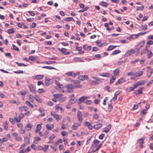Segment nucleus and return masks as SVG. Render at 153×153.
<instances>
[{"mask_svg":"<svg viewBox=\"0 0 153 153\" xmlns=\"http://www.w3.org/2000/svg\"><path fill=\"white\" fill-rule=\"evenodd\" d=\"M143 74V72L141 71H138L134 73V76L131 77V79H134L136 77L141 76Z\"/></svg>","mask_w":153,"mask_h":153,"instance_id":"obj_1","label":"nucleus"},{"mask_svg":"<svg viewBox=\"0 0 153 153\" xmlns=\"http://www.w3.org/2000/svg\"><path fill=\"white\" fill-rule=\"evenodd\" d=\"M144 6L143 5H142L141 7H139L136 9V10H142L143 9Z\"/></svg>","mask_w":153,"mask_h":153,"instance_id":"obj_46","label":"nucleus"},{"mask_svg":"<svg viewBox=\"0 0 153 153\" xmlns=\"http://www.w3.org/2000/svg\"><path fill=\"white\" fill-rule=\"evenodd\" d=\"M88 97L85 96H83L81 97L78 100L79 102V104H80L81 102H85L84 100L88 99Z\"/></svg>","mask_w":153,"mask_h":153,"instance_id":"obj_8","label":"nucleus"},{"mask_svg":"<svg viewBox=\"0 0 153 153\" xmlns=\"http://www.w3.org/2000/svg\"><path fill=\"white\" fill-rule=\"evenodd\" d=\"M113 107L111 104H109L108 105V110L110 112L112 109Z\"/></svg>","mask_w":153,"mask_h":153,"instance_id":"obj_50","label":"nucleus"},{"mask_svg":"<svg viewBox=\"0 0 153 153\" xmlns=\"http://www.w3.org/2000/svg\"><path fill=\"white\" fill-rule=\"evenodd\" d=\"M67 91L68 92H71L72 91V89L73 88V86L72 85V84H70L69 85H67Z\"/></svg>","mask_w":153,"mask_h":153,"instance_id":"obj_12","label":"nucleus"},{"mask_svg":"<svg viewBox=\"0 0 153 153\" xmlns=\"http://www.w3.org/2000/svg\"><path fill=\"white\" fill-rule=\"evenodd\" d=\"M33 125L30 123H28L27 124L26 126L25 127V128L26 131H29L31 130Z\"/></svg>","mask_w":153,"mask_h":153,"instance_id":"obj_10","label":"nucleus"},{"mask_svg":"<svg viewBox=\"0 0 153 153\" xmlns=\"http://www.w3.org/2000/svg\"><path fill=\"white\" fill-rule=\"evenodd\" d=\"M19 110L21 112H25L28 110V108L27 106H23L19 107Z\"/></svg>","mask_w":153,"mask_h":153,"instance_id":"obj_11","label":"nucleus"},{"mask_svg":"<svg viewBox=\"0 0 153 153\" xmlns=\"http://www.w3.org/2000/svg\"><path fill=\"white\" fill-rule=\"evenodd\" d=\"M29 87L30 91L33 93H34L35 91L33 85L31 84H29L28 85Z\"/></svg>","mask_w":153,"mask_h":153,"instance_id":"obj_22","label":"nucleus"},{"mask_svg":"<svg viewBox=\"0 0 153 153\" xmlns=\"http://www.w3.org/2000/svg\"><path fill=\"white\" fill-rule=\"evenodd\" d=\"M135 52V50L134 49H131L128 51L126 53L125 56L126 57H128L132 54L134 53Z\"/></svg>","mask_w":153,"mask_h":153,"instance_id":"obj_3","label":"nucleus"},{"mask_svg":"<svg viewBox=\"0 0 153 153\" xmlns=\"http://www.w3.org/2000/svg\"><path fill=\"white\" fill-rule=\"evenodd\" d=\"M48 148V146L47 145H45V147H42V150L44 152H46Z\"/></svg>","mask_w":153,"mask_h":153,"instance_id":"obj_51","label":"nucleus"},{"mask_svg":"<svg viewBox=\"0 0 153 153\" xmlns=\"http://www.w3.org/2000/svg\"><path fill=\"white\" fill-rule=\"evenodd\" d=\"M102 126V124L101 123H99L95 124L94 125V128L96 130H97L100 128H101Z\"/></svg>","mask_w":153,"mask_h":153,"instance_id":"obj_15","label":"nucleus"},{"mask_svg":"<svg viewBox=\"0 0 153 153\" xmlns=\"http://www.w3.org/2000/svg\"><path fill=\"white\" fill-rule=\"evenodd\" d=\"M87 77V76L86 75H85L84 76L80 75L78 77V78L80 80L84 81L86 79Z\"/></svg>","mask_w":153,"mask_h":153,"instance_id":"obj_18","label":"nucleus"},{"mask_svg":"<svg viewBox=\"0 0 153 153\" xmlns=\"http://www.w3.org/2000/svg\"><path fill=\"white\" fill-rule=\"evenodd\" d=\"M126 91L128 92L132 91L134 90V88L132 87H128L126 89Z\"/></svg>","mask_w":153,"mask_h":153,"instance_id":"obj_42","label":"nucleus"},{"mask_svg":"<svg viewBox=\"0 0 153 153\" xmlns=\"http://www.w3.org/2000/svg\"><path fill=\"white\" fill-rule=\"evenodd\" d=\"M113 49H114L113 48V45H111L109 46L107 49V51H110L113 50Z\"/></svg>","mask_w":153,"mask_h":153,"instance_id":"obj_57","label":"nucleus"},{"mask_svg":"<svg viewBox=\"0 0 153 153\" xmlns=\"http://www.w3.org/2000/svg\"><path fill=\"white\" fill-rule=\"evenodd\" d=\"M15 139L17 141H21L22 140V138L20 137H16Z\"/></svg>","mask_w":153,"mask_h":153,"instance_id":"obj_58","label":"nucleus"},{"mask_svg":"<svg viewBox=\"0 0 153 153\" xmlns=\"http://www.w3.org/2000/svg\"><path fill=\"white\" fill-rule=\"evenodd\" d=\"M44 77V75H38L33 77L34 79L36 80H40Z\"/></svg>","mask_w":153,"mask_h":153,"instance_id":"obj_14","label":"nucleus"},{"mask_svg":"<svg viewBox=\"0 0 153 153\" xmlns=\"http://www.w3.org/2000/svg\"><path fill=\"white\" fill-rule=\"evenodd\" d=\"M25 103V104L28 106H30L31 108H33V105L28 101H26Z\"/></svg>","mask_w":153,"mask_h":153,"instance_id":"obj_33","label":"nucleus"},{"mask_svg":"<svg viewBox=\"0 0 153 153\" xmlns=\"http://www.w3.org/2000/svg\"><path fill=\"white\" fill-rule=\"evenodd\" d=\"M119 72V69L118 68H117L114 71V74L115 76L117 75V74Z\"/></svg>","mask_w":153,"mask_h":153,"instance_id":"obj_38","label":"nucleus"},{"mask_svg":"<svg viewBox=\"0 0 153 153\" xmlns=\"http://www.w3.org/2000/svg\"><path fill=\"white\" fill-rule=\"evenodd\" d=\"M65 21L66 22H69L71 21H72L74 22L75 20L73 19L72 17H67L65 19Z\"/></svg>","mask_w":153,"mask_h":153,"instance_id":"obj_30","label":"nucleus"},{"mask_svg":"<svg viewBox=\"0 0 153 153\" xmlns=\"http://www.w3.org/2000/svg\"><path fill=\"white\" fill-rule=\"evenodd\" d=\"M125 81V79L123 78H120L119 79L118 81L116 83L115 85H117L118 84H120L123 83Z\"/></svg>","mask_w":153,"mask_h":153,"instance_id":"obj_17","label":"nucleus"},{"mask_svg":"<svg viewBox=\"0 0 153 153\" xmlns=\"http://www.w3.org/2000/svg\"><path fill=\"white\" fill-rule=\"evenodd\" d=\"M149 50H146L145 49H143L141 52V55H142L146 53H148Z\"/></svg>","mask_w":153,"mask_h":153,"instance_id":"obj_34","label":"nucleus"},{"mask_svg":"<svg viewBox=\"0 0 153 153\" xmlns=\"http://www.w3.org/2000/svg\"><path fill=\"white\" fill-rule=\"evenodd\" d=\"M87 105H90L92 103V102L90 100H87L84 102Z\"/></svg>","mask_w":153,"mask_h":153,"instance_id":"obj_59","label":"nucleus"},{"mask_svg":"<svg viewBox=\"0 0 153 153\" xmlns=\"http://www.w3.org/2000/svg\"><path fill=\"white\" fill-rule=\"evenodd\" d=\"M41 140V138L38 137H36L34 138V143L35 144H36L37 143L36 142V141H39Z\"/></svg>","mask_w":153,"mask_h":153,"instance_id":"obj_36","label":"nucleus"},{"mask_svg":"<svg viewBox=\"0 0 153 153\" xmlns=\"http://www.w3.org/2000/svg\"><path fill=\"white\" fill-rule=\"evenodd\" d=\"M112 78L110 79V84L112 83L116 79V77H114L113 76H112Z\"/></svg>","mask_w":153,"mask_h":153,"instance_id":"obj_52","label":"nucleus"},{"mask_svg":"<svg viewBox=\"0 0 153 153\" xmlns=\"http://www.w3.org/2000/svg\"><path fill=\"white\" fill-rule=\"evenodd\" d=\"M55 82L57 86H59V88H61V86H62V84H60V83L56 80H55Z\"/></svg>","mask_w":153,"mask_h":153,"instance_id":"obj_44","label":"nucleus"},{"mask_svg":"<svg viewBox=\"0 0 153 153\" xmlns=\"http://www.w3.org/2000/svg\"><path fill=\"white\" fill-rule=\"evenodd\" d=\"M50 80V79L49 78H46L45 82V85L47 86H48L50 84L49 81Z\"/></svg>","mask_w":153,"mask_h":153,"instance_id":"obj_25","label":"nucleus"},{"mask_svg":"<svg viewBox=\"0 0 153 153\" xmlns=\"http://www.w3.org/2000/svg\"><path fill=\"white\" fill-rule=\"evenodd\" d=\"M110 74L109 73H102L100 74V75L104 77H109Z\"/></svg>","mask_w":153,"mask_h":153,"instance_id":"obj_29","label":"nucleus"},{"mask_svg":"<svg viewBox=\"0 0 153 153\" xmlns=\"http://www.w3.org/2000/svg\"><path fill=\"white\" fill-rule=\"evenodd\" d=\"M111 127V126L110 125H108L106 128H104L102 130V132H105L106 133L109 131Z\"/></svg>","mask_w":153,"mask_h":153,"instance_id":"obj_7","label":"nucleus"},{"mask_svg":"<svg viewBox=\"0 0 153 153\" xmlns=\"http://www.w3.org/2000/svg\"><path fill=\"white\" fill-rule=\"evenodd\" d=\"M45 90L42 88H39L38 89L37 92L38 93L41 94L45 92Z\"/></svg>","mask_w":153,"mask_h":153,"instance_id":"obj_49","label":"nucleus"},{"mask_svg":"<svg viewBox=\"0 0 153 153\" xmlns=\"http://www.w3.org/2000/svg\"><path fill=\"white\" fill-rule=\"evenodd\" d=\"M12 47H13V48L14 50L16 51H19V48H18V47H17L15 45H12Z\"/></svg>","mask_w":153,"mask_h":153,"instance_id":"obj_56","label":"nucleus"},{"mask_svg":"<svg viewBox=\"0 0 153 153\" xmlns=\"http://www.w3.org/2000/svg\"><path fill=\"white\" fill-rule=\"evenodd\" d=\"M118 94H116V93H115L114 94V96L113 97V98L111 100V101H115L117 99V95Z\"/></svg>","mask_w":153,"mask_h":153,"instance_id":"obj_41","label":"nucleus"},{"mask_svg":"<svg viewBox=\"0 0 153 153\" xmlns=\"http://www.w3.org/2000/svg\"><path fill=\"white\" fill-rule=\"evenodd\" d=\"M70 97L71 98L69 101V103L71 104H72L76 102V100L74 97V94L71 95Z\"/></svg>","mask_w":153,"mask_h":153,"instance_id":"obj_16","label":"nucleus"},{"mask_svg":"<svg viewBox=\"0 0 153 153\" xmlns=\"http://www.w3.org/2000/svg\"><path fill=\"white\" fill-rule=\"evenodd\" d=\"M77 117L79 122L80 123H82V116L81 113L80 111L77 112Z\"/></svg>","mask_w":153,"mask_h":153,"instance_id":"obj_4","label":"nucleus"},{"mask_svg":"<svg viewBox=\"0 0 153 153\" xmlns=\"http://www.w3.org/2000/svg\"><path fill=\"white\" fill-rule=\"evenodd\" d=\"M46 126L48 129L51 130L53 128L54 125L53 124H47L46 125Z\"/></svg>","mask_w":153,"mask_h":153,"instance_id":"obj_19","label":"nucleus"},{"mask_svg":"<svg viewBox=\"0 0 153 153\" xmlns=\"http://www.w3.org/2000/svg\"><path fill=\"white\" fill-rule=\"evenodd\" d=\"M51 114L57 120H60L62 118V116L60 115H58L55 114L54 112L51 111Z\"/></svg>","mask_w":153,"mask_h":153,"instance_id":"obj_2","label":"nucleus"},{"mask_svg":"<svg viewBox=\"0 0 153 153\" xmlns=\"http://www.w3.org/2000/svg\"><path fill=\"white\" fill-rule=\"evenodd\" d=\"M138 86L142 85L146 83L145 80L140 81L137 82Z\"/></svg>","mask_w":153,"mask_h":153,"instance_id":"obj_27","label":"nucleus"},{"mask_svg":"<svg viewBox=\"0 0 153 153\" xmlns=\"http://www.w3.org/2000/svg\"><path fill=\"white\" fill-rule=\"evenodd\" d=\"M145 42L144 41H141L137 45L136 47L140 49L142 47L144 46L145 44Z\"/></svg>","mask_w":153,"mask_h":153,"instance_id":"obj_13","label":"nucleus"},{"mask_svg":"<svg viewBox=\"0 0 153 153\" xmlns=\"http://www.w3.org/2000/svg\"><path fill=\"white\" fill-rule=\"evenodd\" d=\"M148 53L147 55L148 58V59H149L152 56L153 54L151 51L150 50H149L148 52Z\"/></svg>","mask_w":153,"mask_h":153,"instance_id":"obj_23","label":"nucleus"},{"mask_svg":"<svg viewBox=\"0 0 153 153\" xmlns=\"http://www.w3.org/2000/svg\"><path fill=\"white\" fill-rule=\"evenodd\" d=\"M7 32L9 34H12L14 33V30L13 28L9 29L8 30Z\"/></svg>","mask_w":153,"mask_h":153,"instance_id":"obj_39","label":"nucleus"},{"mask_svg":"<svg viewBox=\"0 0 153 153\" xmlns=\"http://www.w3.org/2000/svg\"><path fill=\"white\" fill-rule=\"evenodd\" d=\"M121 51L120 50H116L114 51L111 54V55H114L120 53Z\"/></svg>","mask_w":153,"mask_h":153,"instance_id":"obj_40","label":"nucleus"},{"mask_svg":"<svg viewBox=\"0 0 153 153\" xmlns=\"http://www.w3.org/2000/svg\"><path fill=\"white\" fill-rule=\"evenodd\" d=\"M54 97H56L57 98H61L63 96V95L62 94H54Z\"/></svg>","mask_w":153,"mask_h":153,"instance_id":"obj_35","label":"nucleus"},{"mask_svg":"<svg viewBox=\"0 0 153 153\" xmlns=\"http://www.w3.org/2000/svg\"><path fill=\"white\" fill-rule=\"evenodd\" d=\"M93 117L94 119L96 120L98 119L99 118V116L97 114H94L93 116Z\"/></svg>","mask_w":153,"mask_h":153,"instance_id":"obj_55","label":"nucleus"},{"mask_svg":"<svg viewBox=\"0 0 153 153\" xmlns=\"http://www.w3.org/2000/svg\"><path fill=\"white\" fill-rule=\"evenodd\" d=\"M143 88V87L140 88L134 92L133 94H135L136 96L138 94H141L142 93V90Z\"/></svg>","mask_w":153,"mask_h":153,"instance_id":"obj_6","label":"nucleus"},{"mask_svg":"<svg viewBox=\"0 0 153 153\" xmlns=\"http://www.w3.org/2000/svg\"><path fill=\"white\" fill-rule=\"evenodd\" d=\"M100 4L102 5L103 6L107 7L108 5V4L106 2L101 1L100 2Z\"/></svg>","mask_w":153,"mask_h":153,"instance_id":"obj_32","label":"nucleus"},{"mask_svg":"<svg viewBox=\"0 0 153 153\" xmlns=\"http://www.w3.org/2000/svg\"><path fill=\"white\" fill-rule=\"evenodd\" d=\"M96 43L98 46L101 47L102 46V43L100 42H99L98 41H96Z\"/></svg>","mask_w":153,"mask_h":153,"instance_id":"obj_48","label":"nucleus"},{"mask_svg":"<svg viewBox=\"0 0 153 153\" xmlns=\"http://www.w3.org/2000/svg\"><path fill=\"white\" fill-rule=\"evenodd\" d=\"M102 145V143H101L99 145V146H97V148H96V149L95 150H94V151H93V152H95L96 151H97L101 147Z\"/></svg>","mask_w":153,"mask_h":153,"instance_id":"obj_47","label":"nucleus"},{"mask_svg":"<svg viewBox=\"0 0 153 153\" xmlns=\"http://www.w3.org/2000/svg\"><path fill=\"white\" fill-rule=\"evenodd\" d=\"M42 68H46L48 69L51 70V69H56L50 66H45L42 67Z\"/></svg>","mask_w":153,"mask_h":153,"instance_id":"obj_31","label":"nucleus"},{"mask_svg":"<svg viewBox=\"0 0 153 153\" xmlns=\"http://www.w3.org/2000/svg\"><path fill=\"white\" fill-rule=\"evenodd\" d=\"M34 98L36 101L40 103H42L43 102L42 100L37 95H35L34 96Z\"/></svg>","mask_w":153,"mask_h":153,"instance_id":"obj_21","label":"nucleus"},{"mask_svg":"<svg viewBox=\"0 0 153 153\" xmlns=\"http://www.w3.org/2000/svg\"><path fill=\"white\" fill-rule=\"evenodd\" d=\"M65 99H66V97H62L59 100V101L60 102H63L64 101H65Z\"/></svg>","mask_w":153,"mask_h":153,"instance_id":"obj_60","label":"nucleus"},{"mask_svg":"<svg viewBox=\"0 0 153 153\" xmlns=\"http://www.w3.org/2000/svg\"><path fill=\"white\" fill-rule=\"evenodd\" d=\"M68 132L65 131H63L61 133V134L63 136L67 135L68 134Z\"/></svg>","mask_w":153,"mask_h":153,"instance_id":"obj_64","label":"nucleus"},{"mask_svg":"<svg viewBox=\"0 0 153 153\" xmlns=\"http://www.w3.org/2000/svg\"><path fill=\"white\" fill-rule=\"evenodd\" d=\"M83 48L87 51H89L91 49V46H87V45H84L83 46Z\"/></svg>","mask_w":153,"mask_h":153,"instance_id":"obj_24","label":"nucleus"},{"mask_svg":"<svg viewBox=\"0 0 153 153\" xmlns=\"http://www.w3.org/2000/svg\"><path fill=\"white\" fill-rule=\"evenodd\" d=\"M147 110L146 109H143L141 110L140 111V115H143L146 114V111Z\"/></svg>","mask_w":153,"mask_h":153,"instance_id":"obj_45","label":"nucleus"},{"mask_svg":"<svg viewBox=\"0 0 153 153\" xmlns=\"http://www.w3.org/2000/svg\"><path fill=\"white\" fill-rule=\"evenodd\" d=\"M100 141L97 140H94L93 141V143L95 144L96 146L99 143Z\"/></svg>","mask_w":153,"mask_h":153,"instance_id":"obj_61","label":"nucleus"},{"mask_svg":"<svg viewBox=\"0 0 153 153\" xmlns=\"http://www.w3.org/2000/svg\"><path fill=\"white\" fill-rule=\"evenodd\" d=\"M141 27L143 28V30H146L147 28V26L146 25H142Z\"/></svg>","mask_w":153,"mask_h":153,"instance_id":"obj_62","label":"nucleus"},{"mask_svg":"<svg viewBox=\"0 0 153 153\" xmlns=\"http://www.w3.org/2000/svg\"><path fill=\"white\" fill-rule=\"evenodd\" d=\"M56 62L53 61H48L47 62H44L43 63L45 64H47L49 65L52 64H54L56 63Z\"/></svg>","mask_w":153,"mask_h":153,"instance_id":"obj_37","label":"nucleus"},{"mask_svg":"<svg viewBox=\"0 0 153 153\" xmlns=\"http://www.w3.org/2000/svg\"><path fill=\"white\" fill-rule=\"evenodd\" d=\"M145 139L144 137H142L140 139H139L137 141V143L140 144V148H143V143L144 142V140Z\"/></svg>","mask_w":153,"mask_h":153,"instance_id":"obj_5","label":"nucleus"},{"mask_svg":"<svg viewBox=\"0 0 153 153\" xmlns=\"http://www.w3.org/2000/svg\"><path fill=\"white\" fill-rule=\"evenodd\" d=\"M58 50L62 53L64 54L65 52L67 50L66 49L62 48L61 49L59 48Z\"/></svg>","mask_w":153,"mask_h":153,"instance_id":"obj_28","label":"nucleus"},{"mask_svg":"<svg viewBox=\"0 0 153 153\" xmlns=\"http://www.w3.org/2000/svg\"><path fill=\"white\" fill-rule=\"evenodd\" d=\"M139 60H140L139 59H136L135 60H133V61H131L130 62V63L131 64H134L136 63L137 62L139 61Z\"/></svg>","mask_w":153,"mask_h":153,"instance_id":"obj_53","label":"nucleus"},{"mask_svg":"<svg viewBox=\"0 0 153 153\" xmlns=\"http://www.w3.org/2000/svg\"><path fill=\"white\" fill-rule=\"evenodd\" d=\"M84 125L85 126H86L88 127V129L90 130H91L92 128L93 127L91 125V123L89 122H85Z\"/></svg>","mask_w":153,"mask_h":153,"instance_id":"obj_9","label":"nucleus"},{"mask_svg":"<svg viewBox=\"0 0 153 153\" xmlns=\"http://www.w3.org/2000/svg\"><path fill=\"white\" fill-rule=\"evenodd\" d=\"M41 126L40 124H38L36 126V130H35V132L36 133H38V131H39L41 129Z\"/></svg>","mask_w":153,"mask_h":153,"instance_id":"obj_20","label":"nucleus"},{"mask_svg":"<svg viewBox=\"0 0 153 153\" xmlns=\"http://www.w3.org/2000/svg\"><path fill=\"white\" fill-rule=\"evenodd\" d=\"M147 44L149 45H152L153 44V41L151 40H149L147 41Z\"/></svg>","mask_w":153,"mask_h":153,"instance_id":"obj_63","label":"nucleus"},{"mask_svg":"<svg viewBox=\"0 0 153 153\" xmlns=\"http://www.w3.org/2000/svg\"><path fill=\"white\" fill-rule=\"evenodd\" d=\"M16 63L19 66H24L25 67L27 65L22 63H19L17 62H16Z\"/></svg>","mask_w":153,"mask_h":153,"instance_id":"obj_43","label":"nucleus"},{"mask_svg":"<svg viewBox=\"0 0 153 153\" xmlns=\"http://www.w3.org/2000/svg\"><path fill=\"white\" fill-rule=\"evenodd\" d=\"M132 39H134L137 38L138 37V35L137 34H133L131 35Z\"/></svg>","mask_w":153,"mask_h":153,"instance_id":"obj_54","label":"nucleus"},{"mask_svg":"<svg viewBox=\"0 0 153 153\" xmlns=\"http://www.w3.org/2000/svg\"><path fill=\"white\" fill-rule=\"evenodd\" d=\"M29 99V100L31 102H33L34 101V99L33 96L32 95H31V94H30L29 95L28 97Z\"/></svg>","mask_w":153,"mask_h":153,"instance_id":"obj_26","label":"nucleus"}]
</instances>
